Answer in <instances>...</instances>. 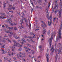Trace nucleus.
<instances>
[{
  "mask_svg": "<svg viewBox=\"0 0 62 62\" xmlns=\"http://www.w3.org/2000/svg\"><path fill=\"white\" fill-rule=\"evenodd\" d=\"M50 4H49L48 5V8H49V7H50Z\"/></svg>",
  "mask_w": 62,
  "mask_h": 62,
  "instance_id": "5fc2aeb1",
  "label": "nucleus"
},
{
  "mask_svg": "<svg viewBox=\"0 0 62 62\" xmlns=\"http://www.w3.org/2000/svg\"><path fill=\"white\" fill-rule=\"evenodd\" d=\"M58 51V50L57 49V48H56V49L55 50V52L56 54H57V51Z\"/></svg>",
  "mask_w": 62,
  "mask_h": 62,
  "instance_id": "b1692460",
  "label": "nucleus"
},
{
  "mask_svg": "<svg viewBox=\"0 0 62 62\" xmlns=\"http://www.w3.org/2000/svg\"><path fill=\"white\" fill-rule=\"evenodd\" d=\"M27 40L28 41H29V40L28 39H27Z\"/></svg>",
  "mask_w": 62,
  "mask_h": 62,
  "instance_id": "0e129e2a",
  "label": "nucleus"
},
{
  "mask_svg": "<svg viewBox=\"0 0 62 62\" xmlns=\"http://www.w3.org/2000/svg\"><path fill=\"white\" fill-rule=\"evenodd\" d=\"M21 43L23 45L24 44V42L25 43H26V41H25V40L24 38L21 39Z\"/></svg>",
  "mask_w": 62,
  "mask_h": 62,
  "instance_id": "20e7f679",
  "label": "nucleus"
},
{
  "mask_svg": "<svg viewBox=\"0 0 62 62\" xmlns=\"http://www.w3.org/2000/svg\"><path fill=\"white\" fill-rule=\"evenodd\" d=\"M4 59H5V60H7V59H8V58H5V57H4Z\"/></svg>",
  "mask_w": 62,
  "mask_h": 62,
  "instance_id": "a18cd8bd",
  "label": "nucleus"
},
{
  "mask_svg": "<svg viewBox=\"0 0 62 62\" xmlns=\"http://www.w3.org/2000/svg\"><path fill=\"white\" fill-rule=\"evenodd\" d=\"M24 20L25 21V22H26L27 21V20H26V19L25 18H24Z\"/></svg>",
  "mask_w": 62,
  "mask_h": 62,
  "instance_id": "7c9ffc66",
  "label": "nucleus"
},
{
  "mask_svg": "<svg viewBox=\"0 0 62 62\" xmlns=\"http://www.w3.org/2000/svg\"><path fill=\"white\" fill-rule=\"evenodd\" d=\"M4 25H5V26H6V28H7V29H8V28L9 27L8 26V25H7L6 24H4Z\"/></svg>",
  "mask_w": 62,
  "mask_h": 62,
  "instance_id": "2eb2a0df",
  "label": "nucleus"
},
{
  "mask_svg": "<svg viewBox=\"0 0 62 62\" xmlns=\"http://www.w3.org/2000/svg\"><path fill=\"white\" fill-rule=\"evenodd\" d=\"M37 2L38 3H39L40 2H41V0H38V1Z\"/></svg>",
  "mask_w": 62,
  "mask_h": 62,
  "instance_id": "58836bf2",
  "label": "nucleus"
},
{
  "mask_svg": "<svg viewBox=\"0 0 62 62\" xmlns=\"http://www.w3.org/2000/svg\"><path fill=\"white\" fill-rule=\"evenodd\" d=\"M52 40H53V38L52 37H51V38L49 39V43L50 46H49V48H51V44L52 43Z\"/></svg>",
  "mask_w": 62,
  "mask_h": 62,
  "instance_id": "7ed1b4c3",
  "label": "nucleus"
},
{
  "mask_svg": "<svg viewBox=\"0 0 62 62\" xmlns=\"http://www.w3.org/2000/svg\"><path fill=\"white\" fill-rule=\"evenodd\" d=\"M56 23L55 24L58 23V20H56Z\"/></svg>",
  "mask_w": 62,
  "mask_h": 62,
  "instance_id": "473e14b6",
  "label": "nucleus"
},
{
  "mask_svg": "<svg viewBox=\"0 0 62 62\" xmlns=\"http://www.w3.org/2000/svg\"><path fill=\"white\" fill-rule=\"evenodd\" d=\"M26 52L27 53H28V52H29V51L27 50L26 51Z\"/></svg>",
  "mask_w": 62,
  "mask_h": 62,
  "instance_id": "69168bd1",
  "label": "nucleus"
},
{
  "mask_svg": "<svg viewBox=\"0 0 62 62\" xmlns=\"http://www.w3.org/2000/svg\"><path fill=\"white\" fill-rule=\"evenodd\" d=\"M54 8H53V9L52 10V13H54Z\"/></svg>",
  "mask_w": 62,
  "mask_h": 62,
  "instance_id": "2f4dec72",
  "label": "nucleus"
},
{
  "mask_svg": "<svg viewBox=\"0 0 62 62\" xmlns=\"http://www.w3.org/2000/svg\"><path fill=\"white\" fill-rule=\"evenodd\" d=\"M1 18H2L3 19H4L5 18L3 16H2V17H1V16H0V19H1Z\"/></svg>",
  "mask_w": 62,
  "mask_h": 62,
  "instance_id": "bb28decb",
  "label": "nucleus"
},
{
  "mask_svg": "<svg viewBox=\"0 0 62 62\" xmlns=\"http://www.w3.org/2000/svg\"><path fill=\"white\" fill-rule=\"evenodd\" d=\"M61 52H62V45L61 48H59V49L58 54H59V53H61Z\"/></svg>",
  "mask_w": 62,
  "mask_h": 62,
  "instance_id": "423d86ee",
  "label": "nucleus"
},
{
  "mask_svg": "<svg viewBox=\"0 0 62 62\" xmlns=\"http://www.w3.org/2000/svg\"><path fill=\"white\" fill-rule=\"evenodd\" d=\"M55 20H58V18L57 17L56 18V17H55L53 19V22H55Z\"/></svg>",
  "mask_w": 62,
  "mask_h": 62,
  "instance_id": "1a4fd4ad",
  "label": "nucleus"
},
{
  "mask_svg": "<svg viewBox=\"0 0 62 62\" xmlns=\"http://www.w3.org/2000/svg\"><path fill=\"white\" fill-rule=\"evenodd\" d=\"M31 34L32 35H33L34 36H35V34H34V33H31Z\"/></svg>",
  "mask_w": 62,
  "mask_h": 62,
  "instance_id": "8fccbe9b",
  "label": "nucleus"
},
{
  "mask_svg": "<svg viewBox=\"0 0 62 62\" xmlns=\"http://www.w3.org/2000/svg\"><path fill=\"white\" fill-rule=\"evenodd\" d=\"M17 43L16 42V41L14 42V44H15L16 45Z\"/></svg>",
  "mask_w": 62,
  "mask_h": 62,
  "instance_id": "052dcab7",
  "label": "nucleus"
},
{
  "mask_svg": "<svg viewBox=\"0 0 62 62\" xmlns=\"http://www.w3.org/2000/svg\"><path fill=\"white\" fill-rule=\"evenodd\" d=\"M6 4L5 3H4V4L3 5V8H5V7H6Z\"/></svg>",
  "mask_w": 62,
  "mask_h": 62,
  "instance_id": "dca6fc26",
  "label": "nucleus"
},
{
  "mask_svg": "<svg viewBox=\"0 0 62 62\" xmlns=\"http://www.w3.org/2000/svg\"><path fill=\"white\" fill-rule=\"evenodd\" d=\"M59 35L58 37H57L56 38V42H57L59 40H60L61 39V30H59Z\"/></svg>",
  "mask_w": 62,
  "mask_h": 62,
  "instance_id": "f257e3e1",
  "label": "nucleus"
},
{
  "mask_svg": "<svg viewBox=\"0 0 62 62\" xmlns=\"http://www.w3.org/2000/svg\"><path fill=\"white\" fill-rule=\"evenodd\" d=\"M35 31H38V30H39V29H35Z\"/></svg>",
  "mask_w": 62,
  "mask_h": 62,
  "instance_id": "864d4df0",
  "label": "nucleus"
},
{
  "mask_svg": "<svg viewBox=\"0 0 62 62\" xmlns=\"http://www.w3.org/2000/svg\"><path fill=\"white\" fill-rule=\"evenodd\" d=\"M53 46H52L51 48L50 49L51 51H52V50H53H53L52 51V52H51L50 53V55H53V54H54V49H53Z\"/></svg>",
  "mask_w": 62,
  "mask_h": 62,
  "instance_id": "39448f33",
  "label": "nucleus"
},
{
  "mask_svg": "<svg viewBox=\"0 0 62 62\" xmlns=\"http://www.w3.org/2000/svg\"><path fill=\"white\" fill-rule=\"evenodd\" d=\"M0 14L1 15H3V16H5L6 15L4 13H3L2 14V13H1Z\"/></svg>",
  "mask_w": 62,
  "mask_h": 62,
  "instance_id": "412c9836",
  "label": "nucleus"
},
{
  "mask_svg": "<svg viewBox=\"0 0 62 62\" xmlns=\"http://www.w3.org/2000/svg\"><path fill=\"white\" fill-rule=\"evenodd\" d=\"M61 11H59V18H61Z\"/></svg>",
  "mask_w": 62,
  "mask_h": 62,
  "instance_id": "6e6552de",
  "label": "nucleus"
},
{
  "mask_svg": "<svg viewBox=\"0 0 62 62\" xmlns=\"http://www.w3.org/2000/svg\"><path fill=\"white\" fill-rule=\"evenodd\" d=\"M55 7H54V9H55V8H56V7H57V5H57V2H55Z\"/></svg>",
  "mask_w": 62,
  "mask_h": 62,
  "instance_id": "9d476101",
  "label": "nucleus"
},
{
  "mask_svg": "<svg viewBox=\"0 0 62 62\" xmlns=\"http://www.w3.org/2000/svg\"><path fill=\"white\" fill-rule=\"evenodd\" d=\"M43 34H46L45 32H44V31H43Z\"/></svg>",
  "mask_w": 62,
  "mask_h": 62,
  "instance_id": "4d7b16f0",
  "label": "nucleus"
},
{
  "mask_svg": "<svg viewBox=\"0 0 62 62\" xmlns=\"http://www.w3.org/2000/svg\"><path fill=\"white\" fill-rule=\"evenodd\" d=\"M31 3L33 7H34V4H33V2H32V0L31 1Z\"/></svg>",
  "mask_w": 62,
  "mask_h": 62,
  "instance_id": "a211bd4d",
  "label": "nucleus"
},
{
  "mask_svg": "<svg viewBox=\"0 0 62 62\" xmlns=\"http://www.w3.org/2000/svg\"><path fill=\"white\" fill-rule=\"evenodd\" d=\"M27 38V36H25L24 37V38L25 39V38Z\"/></svg>",
  "mask_w": 62,
  "mask_h": 62,
  "instance_id": "13d9d810",
  "label": "nucleus"
},
{
  "mask_svg": "<svg viewBox=\"0 0 62 62\" xmlns=\"http://www.w3.org/2000/svg\"><path fill=\"white\" fill-rule=\"evenodd\" d=\"M61 26H60V29H61L62 28V24H61Z\"/></svg>",
  "mask_w": 62,
  "mask_h": 62,
  "instance_id": "37998d69",
  "label": "nucleus"
},
{
  "mask_svg": "<svg viewBox=\"0 0 62 62\" xmlns=\"http://www.w3.org/2000/svg\"><path fill=\"white\" fill-rule=\"evenodd\" d=\"M13 25H16V24L14 23H13Z\"/></svg>",
  "mask_w": 62,
  "mask_h": 62,
  "instance_id": "e2e57ef3",
  "label": "nucleus"
},
{
  "mask_svg": "<svg viewBox=\"0 0 62 62\" xmlns=\"http://www.w3.org/2000/svg\"><path fill=\"white\" fill-rule=\"evenodd\" d=\"M28 38L29 39H32L33 38V37H31L30 36Z\"/></svg>",
  "mask_w": 62,
  "mask_h": 62,
  "instance_id": "f704fd0d",
  "label": "nucleus"
},
{
  "mask_svg": "<svg viewBox=\"0 0 62 62\" xmlns=\"http://www.w3.org/2000/svg\"><path fill=\"white\" fill-rule=\"evenodd\" d=\"M10 34H11V35H13V33L12 32H10Z\"/></svg>",
  "mask_w": 62,
  "mask_h": 62,
  "instance_id": "680f3d73",
  "label": "nucleus"
},
{
  "mask_svg": "<svg viewBox=\"0 0 62 62\" xmlns=\"http://www.w3.org/2000/svg\"><path fill=\"white\" fill-rule=\"evenodd\" d=\"M17 14H18V15H21V14H19V13L18 12L17 13Z\"/></svg>",
  "mask_w": 62,
  "mask_h": 62,
  "instance_id": "6e6d98bb",
  "label": "nucleus"
},
{
  "mask_svg": "<svg viewBox=\"0 0 62 62\" xmlns=\"http://www.w3.org/2000/svg\"><path fill=\"white\" fill-rule=\"evenodd\" d=\"M11 21L10 20H6L5 21V23H8V22H10Z\"/></svg>",
  "mask_w": 62,
  "mask_h": 62,
  "instance_id": "4be33fe9",
  "label": "nucleus"
},
{
  "mask_svg": "<svg viewBox=\"0 0 62 62\" xmlns=\"http://www.w3.org/2000/svg\"><path fill=\"white\" fill-rule=\"evenodd\" d=\"M8 29H9L10 30H12V28L11 27H9Z\"/></svg>",
  "mask_w": 62,
  "mask_h": 62,
  "instance_id": "f3484780",
  "label": "nucleus"
},
{
  "mask_svg": "<svg viewBox=\"0 0 62 62\" xmlns=\"http://www.w3.org/2000/svg\"><path fill=\"white\" fill-rule=\"evenodd\" d=\"M33 1H34V3H37L36 0H33Z\"/></svg>",
  "mask_w": 62,
  "mask_h": 62,
  "instance_id": "09e8293b",
  "label": "nucleus"
},
{
  "mask_svg": "<svg viewBox=\"0 0 62 62\" xmlns=\"http://www.w3.org/2000/svg\"><path fill=\"white\" fill-rule=\"evenodd\" d=\"M59 47H60L61 46V44L60 43H59Z\"/></svg>",
  "mask_w": 62,
  "mask_h": 62,
  "instance_id": "de8ad7c7",
  "label": "nucleus"
},
{
  "mask_svg": "<svg viewBox=\"0 0 62 62\" xmlns=\"http://www.w3.org/2000/svg\"><path fill=\"white\" fill-rule=\"evenodd\" d=\"M27 45L28 46H29V47H30L31 46V45H30V44H27Z\"/></svg>",
  "mask_w": 62,
  "mask_h": 62,
  "instance_id": "a878e982",
  "label": "nucleus"
},
{
  "mask_svg": "<svg viewBox=\"0 0 62 62\" xmlns=\"http://www.w3.org/2000/svg\"><path fill=\"white\" fill-rule=\"evenodd\" d=\"M14 30H17V28H16V27H15L14 28Z\"/></svg>",
  "mask_w": 62,
  "mask_h": 62,
  "instance_id": "49530a36",
  "label": "nucleus"
},
{
  "mask_svg": "<svg viewBox=\"0 0 62 62\" xmlns=\"http://www.w3.org/2000/svg\"><path fill=\"white\" fill-rule=\"evenodd\" d=\"M42 48V46L41 45L39 46V48L40 49V48Z\"/></svg>",
  "mask_w": 62,
  "mask_h": 62,
  "instance_id": "79ce46f5",
  "label": "nucleus"
},
{
  "mask_svg": "<svg viewBox=\"0 0 62 62\" xmlns=\"http://www.w3.org/2000/svg\"><path fill=\"white\" fill-rule=\"evenodd\" d=\"M43 31L44 32H46V30L44 28L43 29Z\"/></svg>",
  "mask_w": 62,
  "mask_h": 62,
  "instance_id": "393cba45",
  "label": "nucleus"
},
{
  "mask_svg": "<svg viewBox=\"0 0 62 62\" xmlns=\"http://www.w3.org/2000/svg\"><path fill=\"white\" fill-rule=\"evenodd\" d=\"M8 40L9 42L10 43H11V41L9 39H8Z\"/></svg>",
  "mask_w": 62,
  "mask_h": 62,
  "instance_id": "c9c22d12",
  "label": "nucleus"
},
{
  "mask_svg": "<svg viewBox=\"0 0 62 62\" xmlns=\"http://www.w3.org/2000/svg\"><path fill=\"white\" fill-rule=\"evenodd\" d=\"M5 32L6 33H8V31H5Z\"/></svg>",
  "mask_w": 62,
  "mask_h": 62,
  "instance_id": "bf43d9fd",
  "label": "nucleus"
},
{
  "mask_svg": "<svg viewBox=\"0 0 62 62\" xmlns=\"http://www.w3.org/2000/svg\"><path fill=\"white\" fill-rule=\"evenodd\" d=\"M2 42H4V43L5 42V40H2Z\"/></svg>",
  "mask_w": 62,
  "mask_h": 62,
  "instance_id": "338daca9",
  "label": "nucleus"
},
{
  "mask_svg": "<svg viewBox=\"0 0 62 62\" xmlns=\"http://www.w3.org/2000/svg\"><path fill=\"white\" fill-rule=\"evenodd\" d=\"M47 17L48 19H50V24L49 23V22L48 21V25H49V26H50L51 25V24H52V16H51V15H50L49 18V16H48Z\"/></svg>",
  "mask_w": 62,
  "mask_h": 62,
  "instance_id": "f03ea898",
  "label": "nucleus"
},
{
  "mask_svg": "<svg viewBox=\"0 0 62 62\" xmlns=\"http://www.w3.org/2000/svg\"><path fill=\"white\" fill-rule=\"evenodd\" d=\"M8 10H11V9H12V8H8Z\"/></svg>",
  "mask_w": 62,
  "mask_h": 62,
  "instance_id": "e433bc0d",
  "label": "nucleus"
},
{
  "mask_svg": "<svg viewBox=\"0 0 62 62\" xmlns=\"http://www.w3.org/2000/svg\"><path fill=\"white\" fill-rule=\"evenodd\" d=\"M15 38L16 39H19L20 38V37L19 36H18V37H17V36H16Z\"/></svg>",
  "mask_w": 62,
  "mask_h": 62,
  "instance_id": "aec40b11",
  "label": "nucleus"
},
{
  "mask_svg": "<svg viewBox=\"0 0 62 62\" xmlns=\"http://www.w3.org/2000/svg\"><path fill=\"white\" fill-rule=\"evenodd\" d=\"M46 58L47 59V62H49L48 61L49 60V54H47V53H46Z\"/></svg>",
  "mask_w": 62,
  "mask_h": 62,
  "instance_id": "0eeeda50",
  "label": "nucleus"
},
{
  "mask_svg": "<svg viewBox=\"0 0 62 62\" xmlns=\"http://www.w3.org/2000/svg\"><path fill=\"white\" fill-rule=\"evenodd\" d=\"M16 33H15L14 34V35H13V37L14 38H15L16 37Z\"/></svg>",
  "mask_w": 62,
  "mask_h": 62,
  "instance_id": "c85d7f7f",
  "label": "nucleus"
},
{
  "mask_svg": "<svg viewBox=\"0 0 62 62\" xmlns=\"http://www.w3.org/2000/svg\"><path fill=\"white\" fill-rule=\"evenodd\" d=\"M32 11H33V9L32 8H31V12Z\"/></svg>",
  "mask_w": 62,
  "mask_h": 62,
  "instance_id": "774afa93",
  "label": "nucleus"
},
{
  "mask_svg": "<svg viewBox=\"0 0 62 62\" xmlns=\"http://www.w3.org/2000/svg\"><path fill=\"white\" fill-rule=\"evenodd\" d=\"M60 6H61V5H62V0H60Z\"/></svg>",
  "mask_w": 62,
  "mask_h": 62,
  "instance_id": "5701e85b",
  "label": "nucleus"
},
{
  "mask_svg": "<svg viewBox=\"0 0 62 62\" xmlns=\"http://www.w3.org/2000/svg\"><path fill=\"white\" fill-rule=\"evenodd\" d=\"M52 35H51V38H52V39H53V35H54V36H55V34H54V33L53 32L52 33Z\"/></svg>",
  "mask_w": 62,
  "mask_h": 62,
  "instance_id": "ddd939ff",
  "label": "nucleus"
},
{
  "mask_svg": "<svg viewBox=\"0 0 62 62\" xmlns=\"http://www.w3.org/2000/svg\"><path fill=\"white\" fill-rule=\"evenodd\" d=\"M26 26L27 27H29V25H28V24L27 23H26Z\"/></svg>",
  "mask_w": 62,
  "mask_h": 62,
  "instance_id": "4c0bfd02",
  "label": "nucleus"
},
{
  "mask_svg": "<svg viewBox=\"0 0 62 62\" xmlns=\"http://www.w3.org/2000/svg\"><path fill=\"white\" fill-rule=\"evenodd\" d=\"M57 1H58V0H55L54 3H57Z\"/></svg>",
  "mask_w": 62,
  "mask_h": 62,
  "instance_id": "72a5a7b5",
  "label": "nucleus"
},
{
  "mask_svg": "<svg viewBox=\"0 0 62 62\" xmlns=\"http://www.w3.org/2000/svg\"><path fill=\"white\" fill-rule=\"evenodd\" d=\"M56 12H57V11H56V10H55V11H54V13L55 14V13H56Z\"/></svg>",
  "mask_w": 62,
  "mask_h": 62,
  "instance_id": "3c124183",
  "label": "nucleus"
},
{
  "mask_svg": "<svg viewBox=\"0 0 62 62\" xmlns=\"http://www.w3.org/2000/svg\"><path fill=\"white\" fill-rule=\"evenodd\" d=\"M22 49V48H21V47L19 48L18 49V50L19 51H21Z\"/></svg>",
  "mask_w": 62,
  "mask_h": 62,
  "instance_id": "cd10ccee",
  "label": "nucleus"
},
{
  "mask_svg": "<svg viewBox=\"0 0 62 62\" xmlns=\"http://www.w3.org/2000/svg\"><path fill=\"white\" fill-rule=\"evenodd\" d=\"M10 21H9V22H9V23L10 24V23H12V21H11V20H10Z\"/></svg>",
  "mask_w": 62,
  "mask_h": 62,
  "instance_id": "c03bdc74",
  "label": "nucleus"
},
{
  "mask_svg": "<svg viewBox=\"0 0 62 62\" xmlns=\"http://www.w3.org/2000/svg\"><path fill=\"white\" fill-rule=\"evenodd\" d=\"M16 45V46H18V47H20V45L19 43H17Z\"/></svg>",
  "mask_w": 62,
  "mask_h": 62,
  "instance_id": "9b49d317",
  "label": "nucleus"
},
{
  "mask_svg": "<svg viewBox=\"0 0 62 62\" xmlns=\"http://www.w3.org/2000/svg\"><path fill=\"white\" fill-rule=\"evenodd\" d=\"M12 9H13V10H15V8H14L13 7L12 8Z\"/></svg>",
  "mask_w": 62,
  "mask_h": 62,
  "instance_id": "ea45409f",
  "label": "nucleus"
},
{
  "mask_svg": "<svg viewBox=\"0 0 62 62\" xmlns=\"http://www.w3.org/2000/svg\"><path fill=\"white\" fill-rule=\"evenodd\" d=\"M58 57V55L56 54L55 56V59L56 60H57V58Z\"/></svg>",
  "mask_w": 62,
  "mask_h": 62,
  "instance_id": "f8f14e48",
  "label": "nucleus"
},
{
  "mask_svg": "<svg viewBox=\"0 0 62 62\" xmlns=\"http://www.w3.org/2000/svg\"><path fill=\"white\" fill-rule=\"evenodd\" d=\"M13 58L14 59V60H16V57H14Z\"/></svg>",
  "mask_w": 62,
  "mask_h": 62,
  "instance_id": "a19ab883",
  "label": "nucleus"
},
{
  "mask_svg": "<svg viewBox=\"0 0 62 62\" xmlns=\"http://www.w3.org/2000/svg\"><path fill=\"white\" fill-rule=\"evenodd\" d=\"M23 48L24 49H27V47H26L25 46Z\"/></svg>",
  "mask_w": 62,
  "mask_h": 62,
  "instance_id": "c756f323",
  "label": "nucleus"
},
{
  "mask_svg": "<svg viewBox=\"0 0 62 62\" xmlns=\"http://www.w3.org/2000/svg\"><path fill=\"white\" fill-rule=\"evenodd\" d=\"M28 50L30 51V50H31V49L30 48H28Z\"/></svg>",
  "mask_w": 62,
  "mask_h": 62,
  "instance_id": "603ef678",
  "label": "nucleus"
},
{
  "mask_svg": "<svg viewBox=\"0 0 62 62\" xmlns=\"http://www.w3.org/2000/svg\"><path fill=\"white\" fill-rule=\"evenodd\" d=\"M50 30H49L48 31L47 34L48 35H49L50 34Z\"/></svg>",
  "mask_w": 62,
  "mask_h": 62,
  "instance_id": "6ab92c4d",
  "label": "nucleus"
},
{
  "mask_svg": "<svg viewBox=\"0 0 62 62\" xmlns=\"http://www.w3.org/2000/svg\"><path fill=\"white\" fill-rule=\"evenodd\" d=\"M42 23H43V24H44V26H45V27H46V25L44 23V22H43V21H42L41 22Z\"/></svg>",
  "mask_w": 62,
  "mask_h": 62,
  "instance_id": "4468645a",
  "label": "nucleus"
}]
</instances>
